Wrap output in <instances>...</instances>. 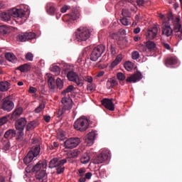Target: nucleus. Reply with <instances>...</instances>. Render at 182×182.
<instances>
[{"label": "nucleus", "instance_id": "nucleus-27", "mask_svg": "<svg viewBox=\"0 0 182 182\" xmlns=\"http://www.w3.org/2000/svg\"><path fill=\"white\" fill-rule=\"evenodd\" d=\"M75 88L73 87V85H68L67 88H65L64 90L62 91V96H70L68 95L69 93H72L73 91H75Z\"/></svg>", "mask_w": 182, "mask_h": 182}, {"label": "nucleus", "instance_id": "nucleus-12", "mask_svg": "<svg viewBox=\"0 0 182 182\" xmlns=\"http://www.w3.org/2000/svg\"><path fill=\"white\" fill-rule=\"evenodd\" d=\"M36 36V33L33 32H28L18 35L17 40H19L20 42H26L30 40H33Z\"/></svg>", "mask_w": 182, "mask_h": 182}, {"label": "nucleus", "instance_id": "nucleus-11", "mask_svg": "<svg viewBox=\"0 0 182 182\" xmlns=\"http://www.w3.org/2000/svg\"><path fill=\"white\" fill-rule=\"evenodd\" d=\"M80 17V13H79L78 11H74L70 14L65 15L64 17H63V21L70 23H73L75 21H76Z\"/></svg>", "mask_w": 182, "mask_h": 182}, {"label": "nucleus", "instance_id": "nucleus-39", "mask_svg": "<svg viewBox=\"0 0 182 182\" xmlns=\"http://www.w3.org/2000/svg\"><path fill=\"white\" fill-rule=\"evenodd\" d=\"M177 19H178V23H180V18H176L174 20L173 15L172 14V13H169L168 15H167V20L168 21H172L173 26H174V22H176Z\"/></svg>", "mask_w": 182, "mask_h": 182}, {"label": "nucleus", "instance_id": "nucleus-33", "mask_svg": "<svg viewBox=\"0 0 182 182\" xmlns=\"http://www.w3.org/2000/svg\"><path fill=\"white\" fill-rule=\"evenodd\" d=\"M90 157L89 156V154H82V156H81V163L82 164H87L90 162Z\"/></svg>", "mask_w": 182, "mask_h": 182}, {"label": "nucleus", "instance_id": "nucleus-35", "mask_svg": "<svg viewBox=\"0 0 182 182\" xmlns=\"http://www.w3.org/2000/svg\"><path fill=\"white\" fill-rule=\"evenodd\" d=\"M10 147H11V144L9 139L3 141L2 149L4 151H7L9 149H10Z\"/></svg>", "mask_w": 182, "mask_h": 182}, {"label": "nucleus", "instance_id": "nucleus-54", "mask_svg": "<svg viewBox=\"0 0 182 182\" xmlns=\"http://www.w3.org/2000/svg\"><path fill=\"white\" fill-rule=\"evenodd\" d=\"M85 173H86V170H85L84 168H80L78 170V176L85 177Z\"/></svg>", "mask_w": 182, "mask_h": 182}, {"label": "nucleus", "instance_id": "nucleus-50", "mask_svg": "<svg viewBox=\"0 0 182 182\" xmlns=\"http://www.w3.org/2000/svg\"><path fill=\"white\" fill-rule=\"evenodd\" d=\"M94 141H95V139H87V138L85 139V143L87 144V145L88 146H90L93 145Z\"/></svg>", "mask_w": 182, "mask_h": 182}, {"label": "nucleus", "instance_id": "nucleus-14", "mask_svg": "<svg viewBox=\"0 0 182 182\" xmlns=\"http://www.w3.org/2000/svg\"><path fill=\"white\" fill-rule=\"evenodd\" d=\"M158 35V28L156 26L150 27V28L147 31L146 33H145V36L147 40H154L156 38Z\"/></svg>", "mask_w": 182, "mask_h": 182}, {"label": "nucleus", "instance_id": "nucleus-2", "mask_svg": "<svg viewBox=\"0 0 182 182\" xmlns=\"http://www.w3.org/2000/svg\"><path fill=\"white\" fill-rule=\"evenodd\" d=\"M62 105L58 109L57 117L62 118L64 113L69 112L73 108V100L70 99V95H65L62 97Z\"/></svg>", "mask_w": 182, "mask_h": 182}, {"label": "nucleus", "instance_id": "nucleus-45", "mask_svg": "<svg viewBox=\"0 0 182 182\" xmlns=\"http://www.w3.org/2000/svg\"><path fill=\"white\" fill-rule=\"evenodd\" d=\"M8 116H4L0 118V126H3L4 124H6L8 122Z\"/></svg>", "mask_w": 182, "mask_h": 182}, {"label": "nucleus", "instance_id": "nucleus-8", "mask_svg": "<svg viewBox=\"0 0 182 182\" xmlns=\"http://www.w3.org/2000/svg\"><path fill=\"white\" fill-rule=\"evenodd\" d=\"M31 141L32 144L36 145L32 146L28 154H31V156L38 157L40 154V151H41V148L40 147V145H41V141L36 137L32 139Z\"/></svg>", "mask_w": 182, "mask_h": 182}, {"label": "nucleus", "instance_id": "nucleus-22", "mask_svg": "<svg viewBox=\"0 0 182 182\" xmlns=\"http://www.w3.org/2000/svg\"><path fill=\"white\" fill-rule=\"evenodd\" d=\"M46 12L51 16H55L57 12L55 5L52 2H48V4H46Z\"/></svg>", "mask_w": 182, "mask_h": 182}, {"label": "nucleus", "instance_id": "nucleus-5", "mask_svg": "<svg viewBox=\"0 0 182 182\" xmlns=\"http://www.w3.org/2000/svg\"><path fill=\"white\" fill-rule=\"evenodd\" d=\"M92 31L87 27H80L76 31V39L78 42L86 41L90 38Z\"/></svg>", "mask_w": 182, "mask_h": 182}, {"label": "nucleus", "instance_id": "nucleus-53", "mask_svg": "<svg viewBox=\"0 0 182 182\" xmlns=\"http://www.w3.org/2000/svg\"><path fill=\"white\" fill-rule=\"evenodd\" d=\"M140 58V55L139 54L138 51H133L132 53V59L133 60H138Z\"/></svg>", "mask_w": 182, "mask_h": 182}, {"label": "nucleus", "instance_id": "nucleus-40", "mask_svg": "<svg viewBox=\"0 0 182 182\" xmlns=\"http://www.w3.org/2000/svg\"><path fill=\"white\" fill-rule=\"evenodd\" d=\"M56 85H57V88H58L59 90L63 89V87H64L63 81L59 77L56 79Z\"/></svg>", "mask_w": 182, "mask_h": 182}, {"label": "nucleus", "instance_id": "nucleus-26", "mask_svg": "<svg viewBox=\"0 0 182 182\" xmlns=\"http://www.w3.org/2000/svg\"><path fill=\"white\" fill-rule=\"evenodd\" d=\"M48 87L53 92H55V90H56L55 81L52 76L48 75Z\"/></svg>", "mask_w": 182, "mask_h": 182}, {"label": "nucleus", "instance_id": "nucleus-24", "mask_svg": "<svg viewBox=\"0 0 182 182\" xmlns=\"http://www.w3.org/2000/svg\"><path fill=\"white\" fill-rule=\"evenodd\" d=\"M178 63V59L176 57H168L164 61V64L167 68H169L171 65H174Z\"/></svg>", "mask_w": 182, "mask_h": 182}, {"label": "nucleus", "instance_id": "nucleus-7", "mask_svg": "<svg viewBox=\"0 0 182 182\" xmlns=\"http://www.w3.org/2000/svg\"><path fill=\"white\" fill-rule=\"evenodd\" d=\"M68 80L73 82L77 86L82 87L84 85V80L79 77L78 74L73 71H70L67 74Z\"/></svg>", "mask_w": 182, "mask_h": 182}, {"label": "nucleus", "instance_id": "nucleus-21", "mask_svg": "<svg viewBox=\"0 0 182 182\" xmlns=\"http://www.w3.org/2000/svg\"><path fill=\"white\" fill-rule=\"evenodd\" d=\"M46 166H47V164H46V162H43L40 161L36 164H35L34 166L32 167L31 171L32 173H38L39 171H43L41 170L42 168H46Z\"/></svg>", "mask_w": 182, "mask_h": 182}, {"label": "nucleus", "instance_id": "nucleus-42", "mask_svg": "<svg viewBox=\"0 0 182 182\" xmlns=\"http://www.w3.org/2000/svg\"><path fill=\"white\" fill-rule=\"evenodd\" d=\"M23 136H24V131H18L16 141H22Z\"/></svg>", "mask_w": 182, "mask_h": 182}, {"label": "nucleus", "instance_id": "nucleus-9", "mask_svg": "<svg viewBox=\"0 0 182 182\" xmlns=\"http://www.w3.org/2000/svg\"><path fill=\"white\" fill-rule=\"evenodd\" d=\"M79 144H80V139L78 137H71L70 139L65 141L64 146L65 149H73L77 147Z\"/></svg>", "mask_w": 182, "mask_h": 182}, {"label": "nucleus", "instance_id": "nucleus-43", "mask_svg": "<svg viewBox=\"0 0 182 182\" xmlns=\"http://www.w3.org/2000/svg\"><path fill=\"white\" fill-rule=\"evenodd\" d=\"M9 90V87L7 85V83L5 82H0V91L1 92H6Z\"/></svg>", "mask_w": 182, "mask_h": 182}, {"label": "nucleus", "instance_id": "nucleus-60", "mask_svg": "<svg viewBox=\"0 0 182 182\" xmlns=\"http://www.w3.org/2000/svg\"><path fill=\"white\" fill-rule=\"evenodd\" d=\"M65 138V135L63 133H60L58 135V139L59 141H64Z\"/></svg>", "mask_w": 182, "mask_h": 182}, {"label": "nucleus", "instance_id": "nucleus-56", "mask_svg": "<svg viewBox=\"0 0 182 182\" xmlns=\"http://www.w3.org/2000/svg\"><path fill=\"white\" fill-rule=\"evenodd\" d=\"M82 80L90 83L92 82V77L90 76H84V77H82Z\"/></svg>", "mask_w": 182, "mask_h": 182}, {"label": "nucleus", "instance_id": "nucleus-25", "mask_svg": "<svg viewBox=\"0 0 182 182\" xmlns=\"http://www.w3.org/2000/svg\"><path fill=\"white\" fill-rule=\"evenodd\" d=\"M16 136V131L14 129H9L8 131L5 132V134H4V138L8 139H12L15 138Z\"/></svg>", "mask_w": 182, "mask_h": 182}, {"label": "nucleus", "instance_id": "nucleus-20", "mask_svg": "<svg viewBox=\"0 0 182 182\" xmlns=\"http://www.w3.org/2000/svg\"><path fill=\"white\" fill-rule=\"evenodd\" d=\"M36 173V179L39 182H48V175L45 170L39 171Z\"/></svg>", "mask_w": 182, "mask_h": 182}, {"label": "nucleus", "instance_id": "nucleus-47", "mask_svg": "<svg viewBox=\"0 0 182 182\" xmlns=\"http://www.w3.org/2000/svg\"><path fill=\"white\" fill-rule=\"evenodd\" d=\"M80 154V151L77 149H74L73 152H71V158H77L79 154Z\"/></svg>", "mask_w": 182, "mask_h": 182}, {"label": "nucleus", "instance_id": "nucleus-4", "mask_svg": "<svg viewBox=\"0 0 182 182\" xmlns=\"http://www.w3.org/2000/svg\"><path fill=\"white\" fill-rule=\"evenodd\" d=\"M74 129L81 132L87 130L89 129V119L85 116L78 118L74 122Z\"/></svg>", "mask_w": 182, "mask_h": 182}, {"label": "nucleus", "instance_id": "nucleus-41", "mask_svg": "<svg viewBox=\"0 0 182 182\" xmlns=\"http://www.w3.org/2000/svg\"><path fill=\"white\" fill-rule=\"evenodd\" d=\"M97 135L95 131H92L90 133H88L85 139H90V140H95V136Z\"/></svg>", "mask_w": 182, "mask_h": 182}, {"label": "nucleus", "instance_id": "nucleus-55", "mask_svg": "<svg viewBox=\"0 0 182 182\" xmlns=\"http://www.w3.org/2000/svg\"><path fill=\"white\" fill-rule=\"evenodd\" d=\"M122 25L127 26L129 25V20L127 18H122L119 20Z\"/></svg>", "mask_w": 182, "mask_h": 182}, {"label": "nucleus", "instance_id": "nucleus-64", "mask_svg": "<svg viewBox=\"0 0 182 182\" xmlns=\"http://www.w3.org/2000/svg\"><path fill=\"white\" fill-rule=\"evenodd\" d=\"M43 120H45L46 122L49 123L50 121V116H43Z\"/></svg>", "mask_w": 182, "mask_h": 182}, {"label": "nucleus", "instance_id": "nucleus-15", "mask_svg": "<svg viewBox=\"0 0 182 182\" xmlns=\"http://www.w3.org/2000/svg\"><path fill=\"white\" fill-rule=\"evenodd\" d=\"M102 105L105 107V109L114 112V104L112 102V100L105 98L102 100Z\"/></svg>", "mask_w": 182, "mask_h": 182}, {"label": "nucleus", "instance_id": "nucleus-62", "mask_svg": "<svg viewBox=\"0 0 182 182\" xmlns=\"http://www.w3.org/2000/svg\"><path fill=\"white\" fill-rule=\"evenodd\" d=\"M92 173L90 172H88V173H85V175H84V178L89 180L92 178Z\"/></svg>", "mask_w": 182, "mask_h": 182}, {"label": "nucleus", "instance_id": "nucleus-3", "mask_svg": "<svg viewBox=\"0 0 182 182\" xmlns=\"http://www.w3.org/2000/svg\"><path fill=\"white\" fill-rule=\"evenodd\" d=\"M67 162L68 161L66 159L60 160L58 159V158H53L50 161V164H48V168H55L57 175L63 174L65 171L64 165L66 164Z\"/></svg>", "mask_w": 182, "mask_h": 182}, {"label": "nucleus", "instance_id": "nucleus-32", "mask_svg": "<svg viewBox=\"0 0 182 182\" xmlns=\"http://www.w3.org/2000/svg\"><path fill=\"white\" fill-rule=\"evenodd\" d=\"M36 157L37 156H34V155H31V153L28 154H26L25 158H23V164H25L26 165L30 164V163L33 161V159Z\"/></svg>", "mask_w": 182, "mask_h": 182}, {"label": "nucleus", "instance_id": "nucleus-10", "mask_svg": "<svg viewBox=\"0 0 182 182\" xmlns=\"http://www.w3.org/2000/svg\"><path fill=\"white\" fill-rule=\"evenodd\" d=\"M14 108V103L11 101L9 97H6L2 100V105L1 106V109H2L5 112H10Z\"/></svg>", "mask_w": 182, "mask_h": 182}, {"label": "nucleus", "instance_id": "nucleus-63", "mask_svg": "<svg viewBox=\"0 0 182 182\" xmlns=\"http://www.w3.org/2000/svg\"><path fill=\"white\" fill-rule=\"evenodd\" d=\"M68 9H69V7L68 6H64L61 8V12L63 14L66 13Z\"/></svg>", "mask_w": 182, "mask_h": 182}, {"label": "nucleus", "instance_id": "nucleus-61", "mask_svg": "<svg viewBox=\"0 0 182 182\" xmlns=\"http://www.w3.org/2000/svg\"><path fill=\"white\" fill-rule=\"evenodd\" d=\"M122 59H123V55L119 54V55H117L116 59L114 61L121 62Z\"/></svg>", "mask_w": 182, "mask_h": 182}, {"label": "nucleus", "instance_id": "nucleus-28", "mask_svg": "<svg viewBox=\"0 0 182 182\" xmlns=\"http://www.w3.org/2000/svg\"><path fill=\"white\" fill-rule=\"evenodd\" d=\"M118 85L117 80L115 78H109L107 82V89H112Z\"/></svg>", "mask_w": 182, "mask_h": 182}, {"label": "nucleus", "instance_id": "nucleus-37", "mask_svg": "<svg viewBox=\"0 0 182 182\" xmlns=\"http://www.w3.org/2000/svg\"><path fill=\"white\" fill-rule=\"evenodd\" d=\"M29 69H30V65H28V64H24L17 68V70H20V72H22V73L27 72L28 71Z\"/></svg>", "mask_w": 182, "mask_h": 182}, {"label": "nucleus", "instance_id": "nucleus-1", "mask_svg": "<svg viewBox=\"0 0 182 182\" xmlns=\"http://www.w3.org/2000/svg\"><path fill=\"white\" fill-rule=\"evenodd\" d=\"M25 14V11L23 9H12L9 11L1 13L0 17L2 18V21L9 22L11 16L16 18H22L24 17Z\"/></svg>", "mask_w": 182, "mask_h": 182}, {"label": "nucleus", "instance_id": "nucleus-46", "mask_svg": "<svg viewBox=\"0 0 182 182\" xmlns=\"http://www.w3.org/2000/svg\"><path fill=\"white\" fill-rule=\"evenodd\" d=\"M36 92H37V88L34 87H29L28 93L35 94L33 95V97H37V95L36 94Z\"/></svg>", "mask_w": 182, "mask_h": 182}, {"label": "nucleus", "instance_id": "nucleus-18", "mask_svg": "<svg viewBox=\"0 0 182 182\" xmlns=\"http://www.w3.org/2000/svg\"><path fill=\"white\" fill-rule=\"evenodd\" d=\"M26 124H27L26 118H20L16 121V123H15V129H16L17 131H24Z\"/></svg>", "mask_w": 182, "mask_h": 182}, {"label": "nucleus", "instance_id": "nucleus-30", "mask_svg": "<svg viewBox=\"0 0 182 182\" xmlns=\"http://www.w3.org/2000/svg\"><path fill=\"white\" fill-rule=\"evenodd\" d=\"M155 48H156V44H155L154 42L151 41H148L146 42V48L145 49V50L154 52L155 50Z\"/></svg>", "mask_w": 182, "mask_h": 182}, {"label": "nucleus", "instance_id": "nucleus-57", "mask_svg": "<svg viewBox=\"0 0 182 182\" xmlns=\"http://www.w3.org/2000/svg\"><path fill=\"white\" fill-rule=\"evenodd\" d=\"M87 89L88 91L92 92V90H95V85L90 83V84L87 85Z\"/></svg>", "mask_w": 182, "mask_h": 182}, {"label": "nucleus", "instance_id": "nucleus-44", "mask_svg": "<svg viewBox=\"0 0 182 182\" xmlns=\"http://www.w3.org/2000/svg\"><path fill=\"white\" fill-rule=\"evenodd\" d=\"M44 108H45V105L43 103H41L39 105V106H38L35 109V113H40V112H41L43 110H44Z\"/></svg>", "mask_w": 182, "mask_h": 182}, {"label": "nucleus", "instance_id": "nucleus-34", "mask_svg": "<svg viewBox=\"0 0 182 182\" xmlns=\"http://www.w3.org/2000/svg\"><path fill=\"white\" fill-rule=\"evenodd\" d=\"M50 72H53L55 75H59L60 74L61 70L58 65H51Z\"/></svg>", "mask_w": 182, "mask_h": 182}, {"label": "nucleus", "instance_id": "nucleus-17", "mask_svg": "<svg viewBox=\"0 0 182 182\" xmlns=\"http://www.w3.org/2000/svg\"><path fill=\"white\" fill-rule=\"evenodd\" d=\"M174 32V28L173 30L167 23L164 22L163 26L162 34L163 36H166V37H170L172 36V33Z\"/></svg>", "mask_w": 182, "mask_h": 182}, {"label": "nucleus", "instance_id": "nucleus-36", "mask_svg": "<svg viewBox=\"0 0 182 182\" xmlns=\"http://www.w3.org/2000/svg\"><path fill=\"white\" fill-rule=\"evenodd\" d=\"M23 113L22 107H18L15 109V111L12 113V117H18L21 116Z\"/></svg>", "mask_w": 182, "mask_h": 182}, {"label": "nucleus", "instance_id": "nucleus-16", "mask_svg": "<svg viewBox=\"0 0 182 182\" xmlns=\"http://www.w3.org/2000/svg\"><path fill=\"white\" fill-rule=\"evenodd\" d=\"M181 23H179V19L177 18V21L174 22V33H176V37L178 38V40H182V30H181Z\"/></svg>", "mask_w": 182, "mask_h": 182}, {"label": "nucleus", "instance_id": "nucleus-48", "mask_svg": "<svg viewBox=\"0 0 182 182\" xmlns=\"http://www.w3.org/2000/svg\"><path fill=\"white\" fill-rule=\"evenodd\" d=\"M122 16H124V18H129L130 17V13H129V11H127L126 9H122Z\"/></svg>", "mask_w": 182, "mask_h": 182}, {"label": "nucleus", "instance_id": "nucleus-6", "mask_svg": "<svg viewBox=\"0 0 182 182\" xmlns=\"http://www.w3.org/2000/svg\"><path fill=\"white\" fill-rule=\"evenodd\" d=\"M105 50L106 47L102 44L98 45L94 48L90 53V60L93 62L97 60L101 57V55H103Z\"/></svg>", "mask_w": 182, "mask_h": 182}, {"label": "nucleus", "instance_id": "nucleus-52", "mask_svg": "<svg viewBox=\"0 0 182 182\" xmlns=\"http://www.w3.org/2000/svg\"><path fill=\"white\" fill-rule=\"evenodd\" d=\"M149 2V0H136V4L139 6H143L144 4Z\"/></svg>", "mask_w": 182, "mask_h": 182}, {"label": "nucleus", "instance_id": "nucleus-19", "mask_svg": "<svg viewBox=\"0 0 182 182\" xmlns=\"http://www.w3.org/2000/svg\"><path fill=\"white\" fill-rule=\"evenodd\" d=\"M142 78V75L140 72H136L135 74H133L132 75L128 77L126 80L127 82H134L140 81Z\"/></svg>", "mask_w": 182, "mask_h": 182}, {"label": "nucleus", "instance_id": "nucleus-58", "mask_svg": "<svg viewBox=\"0 0 182 182\" xmlns=\"http://www.w3.org/2000/svg\"><path fill=\"white\" fill-rule=\"evenodd\" d=\"M161 46L166 48L167 50H171V46H169V44L165 43V42H163L161 43Z\"/></svg>", "mask_w": 182, "mask_h": 182}, {"label": "nucleus", "instance_id": "nucleus-51", "mask_svg": "<svg viewBox=\"0 0 182 182\" xmlns=\"http://www.w3.org/2000/svg\"><path fill=\"white\" fill-rule=\"evenodd\" d=\"M33 55L31 53H28L26 55V60L28 61H33Z\"/></svg>", "mask_w": 182, "mask_h": 182}, {"label": "nucleus", "instance_id": "nucleus-29", "mask_svg": "<svg viewBox=\"0 0 182 182\" xmlns=\"http://www.w3.org/2000/svg\"><path fill=\"white\" fill-rule=\"evenodd\" d=\"M6 60H9L11 63H15L17 62V59L15 55L13 53H6L5 55Z\"/></svg>", "mask_w": 182, "mask_h": 182}, {"label": "nucleus", "instance_id": "nucleus-23", "mask_svg": "<svg viewBox=\"0 0 182 182\" xmlns=\"http://www.w3.org/2000/svg\"><path fill=\"white\" fill-rule=\"evenodd\" d=\"M10 33V27H9L8 26H0V38L6 37Z\"/></svg>", "mask_w": 182, "mask_h": 182}, {"label": "nucleus", "instance_id": "nucleus-38", "mask_svg": "<svg viewBox=\"0 0 182 182\" xmlns=\"http://www.w3.org/2000/svg\"><path fill=\"white\" fill-rule=\"evenodd\" d=\"M124 67L125 70H127L128 72H130L133 69V63L130 61L125 62Z\"/></svg>", "mask_w": 182, "mask_h": 182}, {"label": "nucleus", "instance_id": "nucleus-31", "mask_svg": "<svg viewBox=\"0 0 182 182\" xmlns=\"http://www.w3.org/2000/svg\"><path fill=\"white\" fill-rule=\"evenodd\" d=\"M38 125V124L36 121H31V122H28V124H26V131L30 132L33 130Z\"/></svg>", "mask_w": 182, "mask_h": 182}, {"label": "nucleus", "instance_id": "nucleus-13", "mask_svg": "<svg viewBox=\"0 0 182 182\" xmlns=\"http://www.w3.org/2000/svg\"><path fill=\"white\" fill-rule=\"evenodd\" d=\"M109 159V152L102 151L94 159V164H100Z\"/></svg>", "mask_w": 182, "mask_h": 182}, {"label": "nucleus", "instance_id": "nucleus-59", "mask_svg": "<svg viewBox=\"0 0 182 182\" xmlns=\"http://www.w3.org/2000/svg\"><path fill=\"white\" fill-rule=\"evenodd\" d=\"M110 52L113 55H116V48L112 45L110 46Z\"/></svg>", "mask_w": 182, "mask_h": 182}, {"label": "nucleus", "instance_id": "nucleus-49", "mask_svg": "<svg viewBox=\"0 0 182 182\" xmlns=\"http://www.w3.org/2000/svg\"><path fill=\"white\" fill-rule=\"evenodd\" d=\"M117 79H118L120 81H123L126 79V76L122 73H117Z\"/></svg>", "mask_w": 182, "mask_h": 182}]
</instances>
